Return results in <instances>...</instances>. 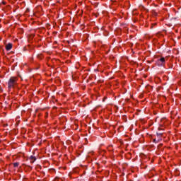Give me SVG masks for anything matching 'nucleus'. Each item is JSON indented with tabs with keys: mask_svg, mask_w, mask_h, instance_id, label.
Segmentation results:
<instances>
[{
	"mask_svg": "<svg viewBox=\"0 0 181 181\" xmlns=\"http://www.w3.org/2000/svg\"><path fill=\"white\" fill-rule=\"evenodd\" d=\"M4 5H5V2H3Z\"/></svg>",
	"mask_w": 181,
	"mask_h": 181,
	"instance_id": "obj_11",
	"label": "nucleus"
},
{
	"mask_svg": "<svg viewBox=\"0 0 181 181\" xmlns=\"http://www.w3.org/2000/svg\"><path fill=\"white\" fill-rule=\"evenodd\" d=\"M165 63H166V61H165V57H161L156 61V64L159 67H162V66H165Z\"/></svg>",
	"mask_w": 181,
	"mask_h": 181,
	"instance_id": "obj_2",
	"label": "nucleus"
},
{
	"mask_svg": "<svg viewBox=\"0 0 181 181\" xmlns=\"http://www.w3.org/2000/svg\"><path fill=\"white\" fill-rule=\"evenodd\" d=\"M11 49H12V44L11 43H8L7 45H6V49L7 51L11 50Z\"/></svg>",
	"mask_w": 181,
	"mask_h": 181,
	"instance_id": "obj_4",
	"label": "nucleus"
},
{
	"mask_svg": "<svg viewBox=\"0 0 181 181\" xmlns=\"http://www.w3.org/2000/svg\"><path fill=\"white\" fill-rule=\"evenodd\" d=\"M45 118H47V115H45Z\"/></svg>",
	"mask_w": 181,
	"mask_h": 181,
	"instance_id": "obj_10",
	"label": "nucleus"
},
{
	"mask_svg": "<svg viewBox=\"0 0 181 181\" xmlns=\"http://www.w3.org/2000/svg\"><path fill=\"white\" fill-rule=\"evenodd\" d=\"M15 84H16V78L15 77H11L8 82V88H13Z\"/></svg>",
	"mask_w": 181,
	"mask_h": 181,
	"instance_id": "obj_1",
	"label": "nucleus"
},
{
	"mask_svg": "<svg viewBox=\"0 0 181 181\" xmlns=\"http://www.w3.org/2000/svg\"><path fill=\"white\" fill-rule=\"evenodd\" d=\"M13 168H18L19 166V162H16L13 163Z\"/></svg>",
	"mask_w": 181,
	"mask_h": 181,
	"instance_id": "obj_6",
	"label": "nucleus"
},
{
	"mask_svg": "<svg viewBox=\"0 0 181 181\" xmlns=\"http://www.w3.org/2000/svg\"><path fill=\"white\" fill-rule=\"evenodd\" d=\"M153 142H156V139H154V140H153Z\"/></svg>",
	"mask_w": 181,
	"mask_h": 181,
	"instance_id": "obj_9",
	"label": "nucleus"
},
{
	"mask_svg": "<svg viewBox=\"0 0 181 181\" xmlns=\"http://www.w3.org/2000/svg\"><path fill=\"white\" fill-rule=\"evenodd\" d=\"M30 163H35V161L36 160V157L31 156L30 157Z\"/></svg>",
	"mask_w": 181,
	"mask_h": 181,
	"instance_id": "obj_3",
	"label": "nucleus"
},
{
	"mask_svg": "<svg viewBox=\"0 0 181 181\" xmlns=\"http://www.w3.org/2000/svg\"><path fill=\"white\" fill-rule=\"evenodd\" d=\"M165 129L164 128H160V127H158V131H163Z\"/></svg>",
	"mask_w": 181,
	"mask_h": 181,
	"instance_id": "obj_8",
	"label": "nucleus"
},
{
	"mask_svg": "<svg viewBox=\"0 0 181 181\" xmlns=\"http://www.w3.org/2000/svg\"><path fill=\"white\" fill-rule=\"evenodd\" d=\"M157 136L160 138V136H163V133H157Z\"/></svg>",
	"mask_w": 181,
	"mask_h": 181,
	"instance_id": "obj_7",
	"label": "nucleus"
},
{
	"mask_svg": "<svg viewBox=\"0 0 181 181\" xmlns=\"http://www.w3.org/2000/svg\"><path fill=\"white\" fill-rule=\"evenodd\" d=\"M108 152H112V151H114V147H112V146H109L107 148Z\"/></svg>",
	"mask_w": 181,
	"mask_h": 181,
	"instance_id": "obj_5",
	"label": "nucleus"
}]
</instances>
